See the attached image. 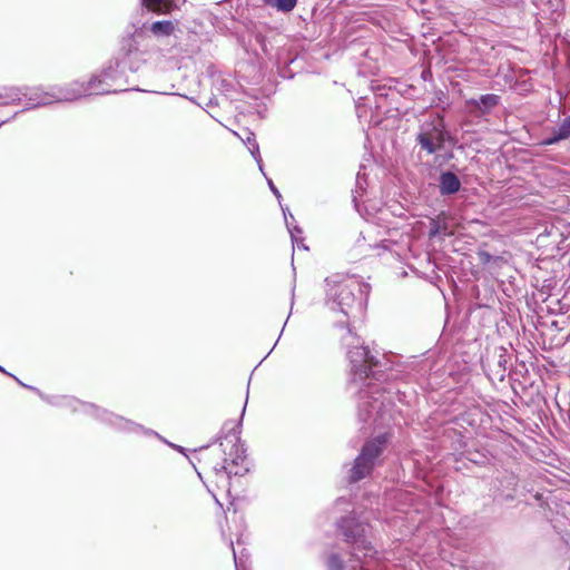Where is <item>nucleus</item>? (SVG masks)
I'll list each match as a JSON object with an SVG mask.
<instances>
[{
	"label": "nucleus",
	"mask_w": 570,
	"mask_h": 570,
	"mask_svg": "<svg viewBox=\"0 0 570 570\" xmlns=\"http://www.w3.org/2000/svg\"><path fill=\"white\" fill-rule=\"evenodd\" d=\"M347 346V358L351 370V385L357 390V415L363 423H372L375 428H390L394 422L395 402L409 404V394L402 389L407 379L406 366L395 363L385 354H373L360 342Z\"/></svg>",
	"instance_id": "nucleus-1"
},
{
	"label": "nucleus",
	"mask_w": 570,
	"mask_h": 570,
	"mask_svg": "<svg viewBox=\"0 0 570 570\" xmlns=\"http://www.w3.org/2000/svg\"><path fill=\"white\" fill-rule=\"evenodd\" d=\"M335 525L336 537L347 546L350 558L346 562L341 553L331 552L326 560L327 570H400L379 559V551L368 537L371 525L355 512L341 517Z\"/></svg>",
	"instance_id": "nucleus-2"
},
{
	"label": "nucleus",
	"mask_w": 570,
	"mask_h": 570,
	"mask_svg": "<svg viewBox=\"0 0 570 570\" xmlns=\"http://www.w3.org/2000/svg\"><path fill=\"white\" fill-rule=\"evenodd\" d=\"M140 3H142L140 1ZM147 9L144 4L136 10L118 38V48L115 52L119 63L127 65L130 73H136L147 61L151 36L148 33L149 20ZM155 13H157L155 11Z\"/></svg>",
	"instance_id": "nucleus-3"
},
{
	"label": "nucleus",
	"mask_w": 570,
	"mask_h": 570,
	"mask_svg": "<svg viewBox=\"0 0 570 570\" xmlns=\"http://www.w3.org/2000/svg\"><path fill=\"white\" fill-rule=\"evenodd\" d=\"M326 282V306L342 313L346 320L361 314L365 307L370 294V285L356 277H344L340 274L332 275ZM347 321H337L336 326L346 327Z\"/></svg>",
	"instance_id": "nucleus-4"
},
{
	"label": "nucleus",
	"mask_w": 570,
	"mask_h": 570,
	"mask_svg": "<svg viewBox=\"0 0 570 570\" xmlns=\"http://www.w3.org/2000/svg\"><path fill=\"white\" fill-rule=\"evenodd\" d=\"M244 415L245 406H243L242 414L237 423L233 424L232 422H226L222 429V433L224 435L218 438V440H220V446L224 445L223 440L227 441L232 445L228 452L226 449L223 450L225 454L224 462L214 466L216 474L225 473L227 478H230L232 474L243 476L249 471V468L244 465L246 460V449L244 448L239 436Z\"/></svg>",
	"instance_id": "nucleus-5"
},
{
	"label": "nucleus",
	"mask_w": 570,
	"mask_h": 570,
	"mask_svg": "<svg viewBox=\"0 0 570 570\" xmlns=\"http://www.w3.org/2000/svg\"><path fill=\"white\" fill-rule=\"evenodd\" d=\"M391 441V433L385 431L364 442L360 453L347 470L346 480L350 484L357 483L372 474L380 464L381 458Z\"/></svg>",
	"instance_id": "nucleus-6"
},
{
	"label": "nucleus",
	"mask_w": 570,
	"mask_h": 570,
	"mask_svg": "<svg viewBox=\"0 0 570 570\" xmlns=\"http://www.w3.org/2000/svg\"><path fill=\"white\" fill-rule=\"evenodd\" d=\"M415 142L426 155H435L443 150L446 145L455 147L458 139L446 127L444 116L435 114L420 125L415 135Z\"/></svg>",
	"instance_id": "nucleus-7"
},
{
	"label": "nucleus",
	"mask_w": 570,
	"mask_h": 570,
	"mask_svg": "<svg viewBox=\"0 0 570 570\" xmlns=\"http://www.w3.org/2000/svg\"><path fill=\"white\" fill-rule=\"evenodd\" d=\"M128 72L127 65L119 63L117 56L114 55L107 67L90 77L89 86H94L95 95L118 94L127 90L144 91L138 87H127L131 83Z\"/></svg>",
	"instance_id": "nucleus-8"
},
{
	"label": "nucleus",
	"mask_w": 570,
	"mask_h": 570,
	"mask_svg": "<svg viewBox=\"0 0 570 570\" xmlns=\"http://www.w3.org/2000/svg\"><path fill=\"white\" fill-rule=\"evenodd\" d=\"M87 410L96 415V420L98 422L106 424L118 432L136 434L141 433L145 436L160 438V434L156 431L145 428L144 425L118 415L107 409L100 407L98 405H88Z\"/></svg>",
	"instance_id": "nucleus-9"
},
{
	"label": "nucleus",
	"mask_w": 570,
	"mask_h": 570,
	"mask_svg": "<svg viewBox=\"0 0 570 570\" xmlns=\"http://www.w3.org/2000/svg\"><path fill=\"white\" fill-rule=\"evenodd\" d=\"M87 95L94 94V86H89L88 81L75 80L63 86L52 87L51 97L56 99V102L73 101Z\"/></svg>",
	"instance_id": "nucleus-10"
},
{
	"label": "nucleus",
	"mask_w": 570,
	"mask_h": 570,
	"mask_svg": "<svg viewBox=\"0 0 570 570\" xmlns=\"http://www.w3.org/2000/svg\"><path fill=\"white\" fill-rule=\"evenodd\" d=\"M461 169L456 165H451L448 169H441L438 178V190L442 197H452L462 189V180L458 173Z\"/></svg>",
	"instance_id": "nucleus-11"
},
{
	"label": "nucleus",
	"mask_w": 570,
	"mask_h": 570,
	"mask_svg": "<svg viewBox=\"0 0 570 570\" xmlns=\"http://www.w3.org/2000/svg\"><path fill=\"white\" fill-rule=\"evenodd\" d=\"M501 102V97L495 94L480 95L478 98H470L465 100V106L469 112L474 117H483L498 107Z\"/></svg>",
	"instance_id": "nucleus-12"
},
{
	"label": "nucleus",
	"mask_w": 570,
	"mask_h": 570,
	"mask_svg": "<svg viewBox=\"0 0 570 570\" xmlns=\"http://www.w3.org/2000/svg\"><path fill=\"white\" fill-rule=\"evenodd\" d=\"M22 89V98H26L27 106L23 110L35 109L39 107L48 106L52 102H56V99L51 97L52 87L49 90H43L41 87H23Z\"/></svg>",
	"instance_id": "nucleus-13"
},
{
	"label": "nucleus",
	"mask_w": 570,
	"mask_h": 570,
	"mask_svg": "<svg viewBox=\"0 0 570 570\" xmlns=\"http://www.w3.org/2000/svg\"><path fill=\"white\" fill-rule=\"evenodd\" d=\"M493 357L494 366L491 368V372L495 379L503 381L509 370V360L511 356L507 348L500 346L495 348Z\"/></svg>",
	"instance_id": "nucleus-14"
},
{
	"label": "nucleus",
	"mask_w": 570,
	"mask_h": 570,
	"mask_svg": "<svg viewBox=\"0 0 570 570\" xmlns=\"http://www.w3.org/2000/svg\"><path fill=\"white\" fill-rule=\"evenodd\" d=\"M449 218L444 212H441L438 216L430 220L429 237L435 238L440 236H449Z\"/></svg>",
	"instance_id": "nucleus-15"
},
{
	"label": "nucleus",
	"mask_w": 570,
	"mask_h": 570,
	"mask_svg": "<svg viewBox=\"0 0 570 570\" xmlns=\"http://www.w3.org/2000/svg\"><path fill=\"white\" fill-rule=\"evenodd\" d=\"M142 4L157 12V14L168 13L177 7L176 0H140Z\"/></svg>",
	"instance_id": "nucleus-16"
},
{
	"label": "nucleus",
	"mask_w": 570,
	"mask_h": 570,
	"mask_svg": "<svg viewBox=\"0 0 570 570\" xmlns=\"http://www.w3.org/2000/svg\"><path fill=\"white\" fill-rule=\"evenodd\" d=\"M22 99V89L18 87H0V105H13Z\"/></svg>",
	"instance_id": "nucleus-17"
},
{
	"label": "nucleus",
	"mask_w": 570,
	"mask_h": 570,
	"mask_svg": "<svg viewBox=\"0 0 570 570\" xmlns=\"http://www.w3.org/2000/svg\"><path fill=\"white\" fill-rule=\"evenodd\" d=\"M175 30V24L170 20H159L148 26V33H153L156 37L170 36Z\"/></svg>",
	"instance_id": "nucleus-18"
},
{
	"label": "nucleus",
	"mask_w": 570,
	"mask_h": 570,
	"mask_svg": "<svg viewBox=\"0 0 570 570\" xmlns=\"http://www.w3.org/2000/svg\"><path fill=\"white\" fill-rule=\"evenodd\" d=\"M88 405H95L94 403L82 402L73 396L65 397L63 407L69 409L71 412H82L96 420V415L87 410Z\"/></svg>",
	"instance_id": "nucleus-19"
},
{
	"label": "nucleus",
	"mask_w": 570,
	"mask_h": 570,
	"mask_svg": "<svg viewBox=\"0 0 570 570\" xmlns=\"http://www.w3.org/2000/svg\"><path fill=\"white\" fill-rule=\"evenodd\" d=\"M245 144L247 145L248 150L252 154V156L254 157V159L257 161L259 170L265 175V173L263 170L261 154H259V146L256 141L255 135L252 131L247 132Z\"/></svg>",
	"instance_id": "nucleus-20"
},
{
	"label": "nucleus",
	"mask_w": 570,
	"mask_h": 570,
	"mask_svg": "<svg viewBox=\"0 0 570 570\" xmlns=\"http://www.w3.org/2000/svg\"><path fill=\"white\" fill-rule=\"evenodd\" d=\"M30 391L35 392L46 403H48L52 406H56V407H63V402H65L66 395H48V394H45L43 392H41L36 386H30Z\"/></svg>",
	"instance_id": "nucleus-21"
},
{
	"label": "nucleus",
	"mask_w": 570,
	"mask_h": 570,
	"mask_svg": "<svg viewBox=\"0 0 570 570\" xmlns=\"http://www.w3.org/2000/svg\"><path fill=\"white\" fill-rule=\"evenodd\" d=\"M265 4L275 8L281 12L292 11L297 3V0H263Z\"/></svg>",
	"instance_id": "nucleus-22"
},
{
	"label": "nucleus",
	"mask_w": 570,
	"mask_h": 570,
	"mask_svg": "<svg viewBox=\"0 0 570 570\" xmlns=\"http://www.w3.org/2000/svg\"><path fill=\"white\" fill-rule=\"evenodd\" d=\"M282 207V210H283V214H284V218H285V223H286V227L291 234V237H292V242L293 243H297V238H296V235L295 233H298V234H302V229L296 226V225H293V222H294V216L291 214L288 207Z\"/></svg>",
	"instance_id": "nucleus-23"
},
{
	"label": "nucleus",
	"mask_w": 570,
	"mask_h": 570,
	"mask_svg": "<svg viewBox=\"0 0 570 570\" xmlns=\"http://www.w3.org/2000/svg\"><path fill=\"white\" fill-rule=\"evenodd\" d=\"M562 140H566V137L563 136V134L561 132L559 127H556V128L552 129L551 135H549V136H547L546 138L542 139L540 145L541 146H546V147L547 146H552V145L559 144Z\"/></svg>",
	"instance_id": "nucleus-24"
},
{
	"label": "nucleus",
	"mask_w": 570,
	"mask_h": 570,
	"mask_svg": "<svg viewBox=\"0 0 570 570\" xmlns=\"http://www.w3.org/2000/svg\"><path fill=\"white\" fill-rule=\"evenodd\" d=\"M566 139L570 138V116H567L558 126Z\"/></svg>",
	"instance_id": "nucleus-25"
},
{
	"label": "nucleus",
	"mask_w": 570,
	"mask_h": 570,
	"mask_svg": "<svg viewBox=\"0 0 570 570\" xmlns=\"http://www.w3.org/2000/svg\"><path fill=\"white\" fill-rule=\"evenodd\" d=\"M440 159H442V161L440 163L439 166H441V165H443L445 163H449L452 159H454V153L452 150H449V151L444 153L443 155H436L435 154L434 163H438Z\"/></svg>",
	"instance_id": "nucleus-26"
},
{
	"label": "nucleus",
	"mask_w": 570,
	"mask_h": 570,
	"mask_svg": "<svg viewBox=\"0 0 570 570\" xmlns=\"http://www.w3.org/2000/svg\"><path fill=\"white\" fill-rule=\"evenodd\" d=\"M233 556H234V563L236 564V558L240 561L239 570H246V560L248 558L247 554L244 553V551L240 552L238 556L235 549L233 548Z\"/></svg>",
	"instance_id": "nucleus-27"
},
{
	"label": "nucleus",
	"mask_w": 570,
	"mask_h": 570,
	"mask_svg": "<svg viewBox=\"0 0 570 570\" xmlns=\"http://www.w3.org/2000/svg\"><path fill=\"white\" fill-rule=\"evenodd\" d=\"M277 68H278V75L282 78H288V79L293 78L294 75L289 71L287 63H285L284 66H281V62L278 61Z\"/></svg>",
	"instance_id": "nucleus-28"
},
{
	"label": "nucleus",
	"mask_w": 570,
	"mask_h": 570,
	"mask_svg": "<svg viewBox=\"0 0 570 570\" xmlns=\"http://www.w3.org/2000/svg\"><path fill=\"white\" fill-rule=\"evenodd\" d=\"M267 184H268V187L271 189V191L275 195V197L278 199V202L281 203V198H282V195L278 190V188L274 185L273 180L272 179H268L267 178Z\"/></svg>",
	"instance_id": "nucleus-29"
},
{
	"label": "nucleus",
	"mask_w": 570,
	"mask_h": 570,
	"mask_svg": "<svg viewBox=\"0 0 570 570\" xmlns=\"http://www.w3.org/2000/svg\"><path fill=\"white\" fill-rule=\"evenodd\" d=\"M167 445L170 446L171 449L176 450L177 452L186 455L187 450L184 446L171 443V442H167Z\"/></svg>",
	"instance_id": "nucleus-30"
},
{
	"label": "nucleus",
	"mask_w": 570,
	"mask_h": 570,
	"mask_svg": "<svg viewBox=\"0 0 570 570\" xmlns=\"http://www.w3.org/2000/svg\"><path fill=\"white\" fill-rule=\"evenodd\" d=\"M480 258H481V262L483 264H487L490 262V259L492 258L491 254L487 253V252H482L480 253Z\"/></svg>",
	"instance_id": "nucleus-31"
},
{
	"label": "nucleus",
	"mask_w": 570,
	"mask_h": 570,
	"mask_svg": "<svg viewBox=\"0 0 570 570\" xmlns=\"http://www.w3.org/2000/svg\"><path fill=\"white\" fill-rule=\"evenodd\" d=\"M10 377H12L20 386L24 387V389H28L30 390V386L29 384H26L23 383L21 380H19V377H17L14 374L11 373V375H9Z\"/></svg>",
	"instance_id": "nucleus-32"
},
{
	"label": "nucleus",
	"mask_w": 570,
	"mask_h": 570,
	"mask_svg": "<svg viewBox=\"0 0 570 570\" xmlns=\"http://www.w3.org/2000/svg\"><path fill=\"white\" fill-rule=\"evenodd\" d=\"M362 179H363V175L361 174V170L357 173V176H356V185L360 189H363V183H362Z\"/></svg>",
	"instance_id": "nucleus-33"
},
{
	"label": "nucleus",
	"mask_w": 570,
	"mask_h": 570,
	"mask_svg": "<svg viewBox=\"0 0 570 570\" xmlns=\"http://www.w3.org/2000/svg\"><path fill=\"white\" fill-rule=\"evenodd\" d=\"M217 105H218V100H217L216 97L209 98V100L206 102L207 107H214V106H217Z\"/></svg>",
	"instance_id": "nucleus-34"
},
{
	"label": "nucleus",
	"mask_w": 570,
	"mask_h": 570,
	"mask_svg": "<svg viewBox=\"0 0 570 570\" xmlns=\"http://www.w3.org/2000/svg\"><path fill=\"white\" fill-rule=\"evenodd\" d=\"M471 462H474L476 464H483L484 463V460L485 458L484 456H481L480 460H478V458H474V459H469Z\"/></svg>",
	"instance_id": "nucleus-35"
},
{
	"label": "nucleus",
	"mask_w": 570,
	"mask_h": 570,
	"mask_svg": "<svg viewBox=\"0 0 570 570\" xmlns=\"http://www.w3.org/2000/svg\"><path fill=\"white\" fill-rule=\"evenodd\" d=\"M0 373H3L6 375H11V373L8 372L2 365H0Z\"/></svg>",
	"instance_id": "nucleus-36"
},
{
	"label": "nucleus",
	"mask_w": 570,
	"mask_h": 570,
	"mask_svg": "<svg viewBox=\"0 0 570 570\" xmlns=\"http://www.w3.org/2000/svg\"><path fill=\"white\" fill-rule=\"evenodd\" d=\"M262 49L266 55H268V50L265 43L262 45Z\"/></svg>",
	"instance_id": "nucleus-37"
},
{
	"label": "nucleus",
	"mask_w": 570,
	"mask_h": 570,
	"mask_svg": "<svg viewBox=\"0 0 570 570\" xmlns=\"http://www.w3.org/2000/svg\"><path fill=\"white\" fill-rule=\"evenodd\" d=\"M158 440H160L161 442H164L165 444H167V442H169L168 440H166L164 436L160 435V438H157Z\"/></svg>",
	"instance_id": "nucleus-38"
},
{
	"label": "nucleus",
	"mask_w": 570,
	"mask_h": 570,
	"mask_svg": "<svg viewBox=\"0 0 570 570\" xmlns=\"http://www.w3.org/2000/svg\"><path fill=\"white\" fill-rule=\"evenodd\" d=\"M240 561L236 558V570H239Z\"/></svg>",
	"instance_id": "nucleus-39"
},
{
	"label": "nucleus",
	"mask_w": 570,
	"mask_h": 570,
	"mask_svg": "<svg viewBox=\"0 0 570 570\" xmlns=\"http://www.w3.org/2000/svg\"><path fill=\"white\" fill-rule=\"evenodd\" d=\"M294 298H295V295H294V287L292 288V304L294 303Z\"/></svg>",
	"instance_id": "nucleus-40"
},
{
	"label": "nucleus",
	"mask_w": 570,
	"mask_h": 570,
	"mask_svg": "<svg viewBox=\"0 0 570 570\" xmlns=\"http://www.w3.org/2000/svg\"><path fill=\"white\" fill-rule=\"evenodd\" d=\"M505 500H513V495H512V494H508V495L505 497Z\"/></svg>",
	"instance_id": "nucleus-41"
},
{
	"label": "nucleus",
	"mask_w": 570,
	"mask_h": 570,
	"mask_svg": "<svg viewBox=\"0 0 570 570\" xmlns=\"http://www.w3.org/2000/svg\"><path fill=\"white\" fill-rule=\"evenodd\" d=\"M8 120H9V118L1 120L0 126L3 125L4 122H7Z\"/></svg>",
	"instance_id": "nucleus-42"
},
{
	"label": "nucleus",
	"mask_w": 570,
	"mask_h": 570,
	"mask_svg": "<svg viewBox=\"0 0 570 570\" xmlns=\"http://www.w3.org/2000/svg\"><path fill=\"white\" fill-rule=\"evenodd\" d=\"M249 397V394H246V399ZM247 401L245 402L244 406L246 407Z\"/></svg>",
	"instance_id": "nucleus-43"
},
{
	"label": "nucleus",
	"mask_w": 570,
	"mask_h": 570,
	"mask_svg": "<svg viewBox=\"0 0 570 570\" xmlns=\"http://www.w3.org/2000/svg\"><path fill=\"white\" fill-rule=\"evenodd\" d=\"M185 456H186V459H188V462H191V459H189V455L186 454Z\"/></svg>",
	"instance_id": "nucleus-44"
},
{
	"label": "nucleus",
	"mask_w": 570,
	"mask_h": 570,
	"mask_svg": "<svg viewBox=\"0 0 570 570\" xmlns=\"http://www.w3.org/2000/svg\"><path fill=\"white\" fill-rule=\"evenodd\" d=\"M185 456H186V459H188V462H191V459H189V455L186 454Z\"/></svg>",
	"instance_id": "nucleus-45"
}]
</instances>
